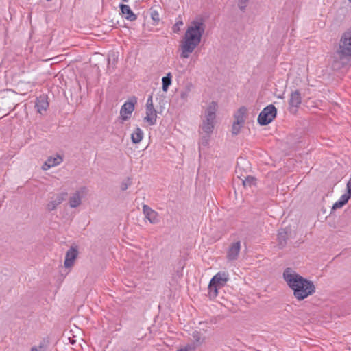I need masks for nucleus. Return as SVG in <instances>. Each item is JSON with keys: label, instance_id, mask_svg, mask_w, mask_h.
<instances>
[{"label": "nucleus", "instance_id": "obj_18", "mask_svg": "<svg viewBox=\"0 0 351 351\" xmlns=\"http://www.w3.org/2000/svg\"><path fill=\"white\" fill-rule=\"evenodd\" d=\"M144 133L143 130L137 127L131 134L132 142L134 144L139 143L143 138Z\"/></svg>", "mask_w": 351, "mask_h": 351}, {"label": "nucleus", "instance_id": "obj_29", "mask_svg": "<svg viewBox=\"0 0 351 351\" xmlns=\"http://www.w3.org/2000/svg\"><path fill=\"white\" fill-rule=\"evenodd\" d=\"M132 184V180L130 178H128L121 186V190H126L130 185Z\"/></svg>", "mask_w": 351, "mask_h": 351}, {"label": "nucleus", "instance_id": "obj_2", "mask_svg": "<svg viewBox=\"0 0 351 351\" xmlns=\"http://www.w3.org/2000/svg\"><path fill=\"white\" fill-rule=\"evenodd\" d=\"M205 31V25L201 20L193 21L187 27L180 42V57L188 58L199 45Z\"/></svg>", "mask_w": 351, "mask_h": 351}, {"label": "nucleus", "instance_id": "obj_6", "mask_svg": "<svg viewBox=\"0 0 351 351\" xmlns=\"http://www.w3.org/2000/svg\"><path fill=\"white\" fill-rule=\"evenodd\" d=\"M137 103L136 97H132L128 101H125L120 109V119L124 121L128 120L134 112L135 104Z\"/></svg>", "mask_w": 351, "mask_h": 351}, {"label": "nucleus", "instance_id": "obj_27", "mask_svg": "<svg viewBox=\"0 0 351 351\" xmlns=\"http://www.w3.org/2000/svg\"><path fill=\"white\" fill-rule=\"evenodd\" d=\"M210 134H206L204 136H203L199 142V145L203 146H207L208 144L209 138H210Z\"/></svg>", "mask_w": 351, "mask_h": 351}, {"label": "nucleus", "instance_id": "obj_9", "mask_svg": "<svg viewBox=\"0 0 351 351\" xmlns=\"http://www.w3.org/2000/svg\"><path fill=\"white\" fill-rule=\"evenodd\" d=\"M241 250V242L239 241L232 243L228 247L226 258L232 261L237 259Z\"/></svg>", "mask_w": 351, "mask_h": 351}, {"label": "nucleus", "instance_id": "obj_12", "mask_svg": "<svg viewBox=\"0 0 351 351\" xmlns=\"http://www.w3.org/2000/svg\"><path fill=\"white\" fill-rule=\"evenodd\" d=\"M78 254V251L76 248L71 247L66 253L64 260V267L66 268H70L73 266L75 260L76 259Z\"/></svg>", "mask_w": 351, "mask_h": 351}, {"label": "nucleus", "instance_id": "obj_14", "mask_svg": "<svg viewBox=\"0 0 351 351\" xmlns=\"http://www.w3.org/2000/svg\"><path fill=\"white\" fill-rule=\"evenodd\" d=\"M35 107L37 109V112L40 114H41L43 111H46L49 107V102L47 101V96L43 95L37 97Z\"/></svg>", "mask_w": 351, "mask_h": 351}, {"label": "nucleus", "instance_id": "obj_8", "mask_svg": "<svg viewBox=\"0 0 351 351\" xmlns=\"http://www.w3.org/2000/svg\"><path fill=\"white\" fill-rule=\"evenodd\" d=\"M85 190V188H82L72 194L69 202L71 208H77L82 204V199Z\"/></svg>", "mask_w": 351, "mask_h": 351}, {"label": "nucleus", "instance_id": "obj_1", "mask_svg": "<svg viewBox=\"0 0 351 351\" xmlns=\"http://www.w3.org/2000/svg\"><path fill=\"white\" fill-rule=\"evenodd\" d=\"M283 278L289 287L293 290L294 297L299 301L303 300L315 292L314 283L295 271L291 268H286Z\"/></svg>", "mask_w": 351, "mask_h": 351}, {"label": "nucleus", "instance_id": "obj_40", "mask_svg": "<svg viewBox=\"0 0 351 351\" xmlns=\"http://www.w3.org/2000/svg\"><path fill=\"white\" fill-rule=\"evenodd\" d=\"M348 1H349V2H351V0H348Z\"/></svg>", "mask_w": 351, "mask_h": 351}, {"label": "nucleus", "instance_id": "obj_34", "mask_svg": "<svg viewBox=\"0 0 351 351\" xmlns=\"http://www.w3.org/2000/svg\"><path fill=\"white\" fill-rule=\"evenodd\" d=\"M344 206V204H343L340 200L337 201L332 206V209L336 210L338 208H340Z\"/></svg>", "mask_w": 351, "mask_h": 351}, {"label": "nucleus", "instance_id": "obj_37", "mask_svg": "<svg viewBox=\"0 0 351 351\" xmlns=\"http://www.w3.org/2000/svg\"><path fill=\"white\" fill-rule=\"evenodd\" d=\"M122 1H124V2H128V0H122Z\"/></svg>", "mask_w": 351, "mask_h": 351}, {"label": "nucleus", "instance_id": "obj_39", "mask_svg": "<svg viewBox=\"0 0 351 351\" xmlns=\"http://www.w3.org/2000/svg\"><path fill=\"white\" fill-rule=\"evenodd\" d=\"M47 1H51V0H46Z\"/></svg>", "mask_w": 351, "mask_h": 351}, {"label": "nucleus", "instance_id": "obj_26", "mask_svg": "<svg viewBox=\"0 0 351 351\" xmlns=\"http://www.w3.org/2000/svg\"><path fill=\"white\" fill-rule=\"evenodd\" d=\"M243 123L234 121L232 124V132L233 134L237 135L239 133Z\"/></svg>", "mask_w": 351, "mask_h": 351}, {"label": "nucleus", "instance_id": "obj_22", "mask_svg": "<svg viewBox=\"0 0 351 351\" xmlns=\"http://www.w3.org/2000/svg\"><path fill=\"white\" fill-rule=\"evenodd\" d=\"M220 287L217 286L215 283H213L212 281H210L208 285V293L210 298H215L218 293V289Z\"/></svg>", "mask_w": 351, "mask_h": 351}, {"label": "nucleus", "instance_id": "obj_38", "mask_svg": "<svg viewBox=\"0 0 351 351\" xmlns=\"http://www.w3.org/2000/svg\"><path fill=\"white\" fill-rule=\"evenodd\" d=\"M178 351H185V350H183L182 349H181V350H179Z\"/></svg>", "mask_w": 351, "mask_h": 351}, {"label": "nucleus", "instance_id": "obj_23", "mask_svg": "<svg viewBox=\"0 0 351 351\" xmlns=\"http://www.w3.org/2000/svg\"><path fill=\"white\" fill-rule=\"evenodd\" d=\"M242 182L245 187H251L252 185H255L256 179L253 176H247L242 180Z\"/></svg>", "mask_w": 351, "mask_h": 351}, {"label": "nucleus", "instance_id": "obj_30", "mask_svg": "<svg viewBox=\"0 0 351 351\" xmlns=\"http://www.w3.org/2000/svg\"><path fill=\"white\" fill-rule=\"evenodd\" d=\"M183 25L182 21L180 19L179 21H177L175 25L173 27V31L175 33H177L180 31V27Z\"/></svg>", "mask_w": 351, "mask_h": 351}, {"label": "nucleus", "instance_id": "obj_17", "mask_svg": "<svg viewBox=\"0 0 351 351\" xmlns=\"http://www.w3.org/2000/svg\"><path fill=\"white\" fill-rule=\"evenodd\" d=\"M121 12L123 16L130 21H134L136 19V16L134 14L130 6L125 4L120 5Z\"/></svg>", "mask_w": 351, "mask_h": 351}, {"label": "nucleus", "instance_id": "obj_28", "mask_svg": "<svg viewBox=\"0 0 351 351\" xmlns=\"http://www.w3.org/2000/svg\"><path fill=\"white\" fill-rule=\"evenodd\" d=\"M250 0H239L238 1V7L242 11L245 10L247 7L248 2Z\"/></svg>", "mask_w": 351, "mask_h": 351}, {"label": "nucleus", "instance_id": "obj_33", "mask_svg": "<svg viewBox=\"0 0 351 351\" xmlns=\"http://www.w3.org/2000/svg\"><path fill=\"white\" fill-rule=\"evenodd\" d=\"M351 197V178L349 179L346 184V193Z\"/></svg>", "mask_w": 351, "mask_h": 351}, {"label": "nucleus", "instance_id": "obj_3", "mask_svg": "<svg viewBox=\"0 0 351 351\" xmlns=\"http://www.w3.org/2000/svg\"><path fill=\"white\" fill-rule=\"evenodd\" d=\"M351 59V27L340 36L336 50L330 58L331 66L338 71L346 66Z\"/></svg>", "mask_w": 351, "mask_h": 351}, {"label": "nucleus", "instance_id": "obj_16", "mask_svg": "<svg viewBox=\"0 0 351 351\" xmlns=\"http://www.w3.org/2000/svg\"><path fill=\"white\" fill-rule=\"evenodd\" d=\"M302 101L301 94L298 90L293 91L291 93L289 100V104L291 108H298Z\"/></svg>", "mask_w": 351, "mask_h": 351}, {"label": "nucleus", "instance_id": "obj_5", "mask_svg": "<svg viewBox=\"0 0 351 351\" xmlns=\"http://www.w3.org/2000/svg\"><path fill=\"white\" fill-rule=\"evenodd\" d=\"M276 114V108L274 105L270 104L264 108L260 112L258 117V122L261 125H266L274 119Z\"/></svg>", "mask_w": 351, "mask_h": 351}, {"label": "nucleus", "instance_id": "obj_10", "mask_svg": "<svg viewBox=\"0 0 351 351\" xmlns=\"http://www.w3.org/2000/svg\"><path fill=\"white\" fill-rule=\"evenodd\" d=\"M143 212L145 218L152 224L159 222L158 214L147 205L143 206Z\"/></svg>", "mask_w": 351, "mask_h": 351}, {"label": "nucleus", "instance_id": "obj_21", "mask_svg": "<svg viewBox=\"0 0 351 351\" xmlns=\"http://www.w3.org/2000/svg\"><path fill=\"white\" fill-rule=\"evenodd\" d=\"M172 75L171 73H168L166 76L162 78V90L167 92L169 86L171 84Z\"/></svg>", "mask_w": 351, "mask_h": 351}, {"label": "nucleus", "instance_id": "obj_7", "mask_svg": "<svg viewBox=\"0 0 351 351\" xmlns=\"http://www.w3.org/2000/svg\"><path fill=\"white\" fill-rule=\"evenodd\" d=\"M67 193L62 192L53 195L46 206L48 211H53L64 200Z\"/></svg>", "mask_w": 351, "mask_h": 351}, {"label": "nucleus", "instance_id": "obj_24", "mask_svg": "<svg viewBox=\"0 0 351 351\" xmlns=\"http://www.w3.org/2000/svg\"><path fill=\"white\" fill-rule=\"evenodd\" d=\"M279 245L283 246L286 243L287 232L284 230H279L278 234Z\"/></svg>", "mask_w": 351, "mask_h": 351}, {"label": "nucleus", "instance_id": "obj_4", "mask_svg": "<svg viewBox=\"0 0 351 351\" xmlns=\"http://www.w3.org/2000/svg\"><path fill=\"white\" fill-rule=\"evenodd\" d=\"M217 110L218 104L216 101H211L206 108L200 125V128L204 133L211 134L213 132L215 125L216 112Z\"/></svg>", "mask_w": 351, "mask_h": 351}, {"label": "nucleus", "instance_id": "obj_11", "mask_svg": "<svg viewBox=\"0 0 351 351\" xmlns=\"http://www.w3.org/2000/svg\"><path fill=\"white\" fill-rule=\"evenodd\" d=\"M63 161V158L60 154L51 156L48 157L47 160L43 165L42 169L45 171L49 169L51 167H56Z\"/></svg>", "mask_w": 351, "mask_h": 351}, {"label": "nucleus", "instance_id": "obj_19", "mask_svg": "<svg viewBox=\"0 0 351 351\" xmlns=\"http://www.w3.org/2000/svg\"><path fill=\"white\" fill-rule=\"evenodd\" d=\"M246 112V108L244 107L240 108L234 114V121L237 123H244L245 122V114Z\"/></svg>", "mask_w": 351, "mask_h": 351}, {"label": "nucleus", "instance_id": "obj_35", "mask_svg": "<svg viewBox=\"0 0 351 351\" xmlns=\"http://www.w3.org/2000/svg\"><path fill=\"white\" fill-rule=\"evenodd\" d=\"M69 343L72 345H74L76 343V341L73 339L69 338Z\"/></svg>", "mask_w": 351, "mask_h": 351}, {"label": "nucleus", "instance_id": "obj_25", "mask_svg": "<svg viewBox=\"0 0 351 351\" xmlns=\"http://www.w3.org/2000/svg\"><path fill=\"white\" fill-rule=\"evenodd\" d=\"M192 337L197 346L200 345L203 342L201 333L198 331H194L192 333Z\"/></svg>", "mask_w": 351, "mask_h": 351}, {"label": "nucleus", "instance_id": "obj_20", "mask_svg": "<svg viewBox=\"0 0 351 351\" xmlns=\"http://www.w3.org/2000/svg\"><path fill=\"white\" fill-rule=\"evenodd\" d=\"M193 84L188 83L180 92V98L183 101H187L189 94L193 88Z\"/></svg>", "mask_w": 351, "mask_h": 351}, {"label": "nucleus", "instance_id": "obj_15", "mask_svg": "<svg viewBox=\"0 0 351 351\" xmlns=\"http://www.w3.org/2000/svg\"><path fill=\"white\" fill-rule=\"evenodd\" d=\"M146 115L143 119L144 122L147 123L149 125H154L157 121V112L155 108H145Z\"/></svg>", "mask_w": 351, "mask_h": 351}, {"label": "nucleus", "instance_id": "obj_32", "mask_svg": "<svg viewBox=\"0 0 351 351\" xmlns=\"http://www.w3.org/2000/svg\"><path fill=\"white\" fill-rule=\"evenodd\" d=\"M350 199V197L346 193L343 194L339 200H340L344 205L348 202V200Z\"/></svg>", "mask_w": 351, "mask_h": 351}, {"label": "nucleus", "instance_id": "obj_36", "mask_svg": "<svg viewBox=\"0 0 351 351\" xmlns=\"http://www.w3.org/2000/svg\"><path fill=\"white\" fill-rule=\"evenodd\" d=\"M31 350L32 351H37L38 350H37L36 347H32Z\"/></svg>", "mask_w": 351, "mask_h": 351}, {"label": "nucleus", "instance_id": "obj_13", "mask_svg": "<svg viewBox=\"0 0 351 351\" xmlns=\"http://www.w3.org/2000/svg\"><path fill=\"white\" fill-rule=\"evenodd\" d=\"M228 280L229 274L228 273L218 272L212 278L210 281L221 288L226 285Z\"/></svg>", "mask_w": 351, "mask_h": 351}, {"label": "nucleus", "instance_id": "obj_31", "mask_svg": "<svg viewBox=\"0 0 351 351\" xmlns=\"http://www.w3.org/2000/svg\"><path fill=\"white\" fill-rule=\"evenodd\" d=\"M152 95H150L146 102L145 108H154Z\"/></svg>", "mask_w": 351, "mask_h": 351}]
</instances>
